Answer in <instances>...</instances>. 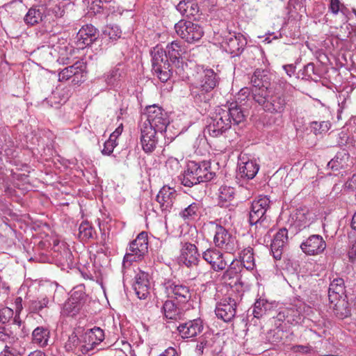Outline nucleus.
Returning a JSON list of instances; mask_svg holds the SVG:
<instances>
[{
  "label": "nucleus",
  "instance_id": "nucleus-1",
  "mask_svg": "<svg viewBox=\"0 0 356 356\" xmlns=\"http://www.w3.org/2000/svg\"><path fill=\"white\" fill-rule=\"evenodd\" d=\"M147 120L140 126V143L146 153L152 152L157 144L156 134H163L172 141L179 133L170 135V120L168 113L156 104L146 107Z\"/></svg>",
  "mask_w": 356,
  "mask_h": 356
},
{
  "label": "nucleus",
  "instance_id": "nucleus-2",
  "mask_svg": "<svg viewBox=\"0 0 356 356\" xmlns=\"http://www.w3.org/2000/svg\"><path fill=\"white\" fill-rule=\"evenodd\" d=\"M219 77L213 70L195 65L191 76L190 91L195 103L199 106L209 104L213 91L218 85Z\"/></svg>",
  "mask_w": 356,
  "mask_h": 356
},
{
  "label": "nucleus",
  "instance_id": "nucleus-3",
  "mask_svg": "<svg viewBox=\"0 0 356 356\" xmlns=\"http://www.w3.org/2000/svg\"><path fill=\"white\" fill-rule=\"evenodd\" d=\"M245 116L243 108L237 103L231 104L229 108L218 107L211 114L204 134L213 138L222 136L232 125H237L243 122Z\"/></svg>",
  "mask_w": 356,
  "mask_h": 356
},
{
  "label": "nucleus",
  "instance_id": "nucleus-4",
  "mask_svg": "<svg viewBox=\"0 0 356 356\" xmlns=\"http://www.w3.org/2000/svg\"><path fill=\"white\" fill-rule=\"evenodd\" d=\"M254 101L268 113L282 115L287 109L289 99L279 87L275 86L269 90L256 94Z\"/></svg>",
  "mask_w": 356,
  "mask_h": 356
},
{
  "label": "nucleus",
  "instance_id": "nucleus-5",
  "mask_svg": "<svg viewBox=\"0 0 356 356\" xmlns=\"http://www.w3.org/2000/svg\"><path fill=\"white\" fill-rule=\"evenodd\" d=\"M210 169L209 161H190L186 169L178 177V180L181 184L186 187H192L201 182L209 181L215 175Z\"/></svg>",
  "mask_w": 356,
  "mask_h": 356
},
{
  "label": "nucleus",
  "instance_id": "nucleus-6",
  "mask_svg": "<svg viewBox=\"0 0 356 356\" xmlns=\"http://www.w3.org/2000/svg\"><path fill=\"white\" fill-rule=\"evenodd\" d=\"M270 200L267 196H259L253 200L249 213V222L255 226L256 234L262 235L267 231L268 222L266 212L270 209Z\"/></svg>",
  "mask_w": 356,
  "mask_h": 356
},
{
  "label": "nucleus",
  "instance_id": "nucleus-7",
  "mask_svg": "<svg viewBox=\"0 0 356 356\" xmlns=\"http://www.w3.org/2000/svg\"><path fill=\"white\" fill-rule=\"evenodd\" d=\"M152 65L154 74L161 82H166L172 76V69L167 59L166 52L162 47L156 46L151 51Z\"/></svg>",
  "mask_w": 356,
  "mask_h": 356
},
{
  "label": "nucleus",
  "instance_id": "nucleus-8",
  "mask_svg": "<svg viewBox=\"0 0 356 356\" xmlns=\"http://www.w3.org/2000/svg\"><path fill=\"white\" fill-rule=\"evenodd\" d=\"M175 30L177 34L188 43L199 41L204 35L201 26L184 19H181L175 24Z\"/></svg>",
  "mask_w": 356,
  "mask_h": 356
},
{
  "label": "nucleus",
  "instance_id": "nucleus-9",
  "mask_svg": "<svg viewBox=\"0 0 356 356\" xmlns=\"http://www.w3.org/2000/svg\"><path fill=\"white\" fill-rule=\"evenodd\" d=\"M148 250L147 234L140 232L135 240L129 244V248L124 255V259L133 262L142 259Z\"/></svg>",
  "mask_w": 356,
  "mask_h": 356
},
{
  "label": "nucleus",
  "instance_id": "nucleus-10",
  "mask_svg": "<svg viewBox=\"0 0 356 356\" xmlns=\"http://www.w3.org/2000/svg\"><path fill=\"white\" fill-rule=\"evenodd\" d=\"M86 300V295L83 286L79 285L73 289L70 298L63 307V313L67 316H74L82 309Z\"/></svg>",
  "mask_w": 356,
  "mask_h": 356
},
{
  "label": "nucleus",
  "instance_id": "nucleus-11",
  "mask_svg": "<svg viewBox=\"0 0 356 356\" xmlns=\"http://www.w3.org/2000/svg\"><path fill=\"white\" fill-rule=\"evenodd\" d=\"M246 44L247 41L242 34L229 33L223 39L221 47L225 51L234 57L243 52Z\"/></svg>",
  "mask_w": 356,
  "mask_h": 356
},
{
  "label": "nucleus",
  "instance_id": "nucleus-12",
  "mask_svg": "<svg viewBox=\"0 0 356 356\" xmlns=\"http://www.w3.org/2000/svg\"><path fill=\"white\" fill-rule=\"evenodd\" d=\"M213 242L216 247L229 253H234L237 249L236 238L222 226H216Z\"/></svg>",
  "mask_w": 356,
  "mask_h": 356
},
{
  "label": "nucleus",
  "instance_id": "nucleus-13",
  "mask_svg": "<svg viewBox=\"0 0 356 356\" xmlns=\"http://www.w3.org/2000/svg\"><path fill=\"white\" fill-rule=\"evenodd\" d=\"M271 77L268 71L262 69H257L251 76L252 96L255 99L256 94L264 90H269L273 88L270 86Z\"/></svg>",
  "mask_w": 356,
  "mask_h": 356
},
{
  "label": "nucleus",
  "instance_id": "nucleus-14",
  "mask_svg": "<svg viewBox=\"0 0 356 356\" xmlns=\"http://www.w3.org/2000/svg\"><path fill=\"white\" fill-rule=\"evenodd\" d=\"M163 287L168 297L174 298L179 302H186L191 298V293L188 287L173 280H166L163 284Z\"/></svg>",
  "mask_w": 356,
  "mask_h": 356
},
{
  "label": "nucleus",
  "instance_id": "nucleus-15",
  "mask_svg": "<svg viewBox=\"0 0 356 356\" xmlns=\"http://www.w3.org/2000/svg\"><path fill=\"white\" fill-rule=\"evenodd\" d=\"M215 312L218 318L229 322L236 315V302L232 298H225L217 303Z\"/></svg>",
  "mask_w": 356,
  "mask_h": 356
},
{
  "label": "nucleus",
  "instance_id": "nucleus-16",
  "mask_svg": "<svg viewBox=\"0 0 356 356\" xmlns=\"http://www.w3.org/2000/svg\"><path fill=\"white\" fill-rule=\"evenodd\" d=\"M326 242L323 236L312 234L300 244L303 252L308 255H317L323 252L326 248Z\"/></svg>",
  "mask_w": 356,
  "mask_h": 356
},
{
  "label": "nucleus",
  "instance_id": "nucleus-17",
  "mask_svg": "<svg viewBox=\"0 0 356 356\" xmlns=\"http://www.w3.org/2000/svg\"><path fill=\"white\" fill-rule=\"evenodd\" d=\"M259 165L255 160L250 159L246 155H240L238 162L237 175L241 178L252 179L257 174Z\"/></svg>",
  "mask_w": 356,
  "mask_h": 356
},
{
  "label": "nucleus",
  "instance_id": "nucleus-18",
  "mask_svg": "<svg viewBox=\"0 0 356 356\" xmlns=\"http://www.w3.org/2000/svg\"><path fill=\"white\" fill-rule=\"evenodd\" d=\"M200 255L195 245L189 242L181 243L180 249L179 261L187 267L198 265Z\"/></svg>",
  "mask_w": 356,
  "mask_h": 356
},
{
  "label": "nucleus",
  "instance_id": "nucleus-19",
  "mask_svg": "<svg viewBox=\"0 0 356 356\" xmlns=\"http://www.w3.org/2000/svg\"><path fill=\"white\" fill-rule=\"evenodd\" d=\"M203 259L211 265L215 271H221L226 268L227 262L223 254L215 248H209L202 252Z\"/></svg>",
  "mask_w": 356,
  "mask_h": 356
},
{
  "label": "nucleus",
  "instance_id": "nucleus-20",
  "mask_svg": "<svg viewBox=\"0 0 356 356\" xmlns=\"http://www.w3.org/2000/svg\"><path fill=\"white\" fill-rule=\"evenodd\" d=\"M204 325L202 319L196 318L176 325V329L183 339L193 338L202 332Z\"/></svg>",
  "mask_w": 356,
  "mask_h": 356
},
{
  "label": "nucleus",
  "instance_id": "nucleus-21",
  "mask_svg": "<svg viewBox=\"0 0 356 356\" xmlns=\"http://www.w3.org/2000/svg\"><path fill=\"white\" fill-rule=\"evenodd\" d=\"M176 196V191L172 188L163 186L159 191L156 195V201L165 216L171 211Z\"/></svg>",
  "mask_w": 356,
  "mask_h": 356
},
{
  "label": "nucleus",
  "instance_id": "nucleus-22",
  "mask_svg": "<svg viewBox=\"0 0 356 356\" xmlns=\"http://www.w3.org/2000/svg\"><path fill=\"white\" fill-rule=\"evenodd\" d=\"M125 74L126 72L124 64L119 63L108 72L104 74V81L111 88H119L124 81Z\"/></svg>",
  "mask_w": 356,
  "mask_h": 356
},
{
  "label": "nucleus",
  "instance_id": "nucleus-23",
  "mask_svg": "<svg viewBox=\"0 0 356 356\" xmlns=\"http://www.w3.org/2000/svg\"><path fill=\"white\" fill-rule=\"evenodd\" d=\"M134 290L139 299L145 300L147 298L150 290L149 275L147 273L140 271L136 274Z\"/></svg>",
  "mask_w": 356,
  "mask_h": 356
},
{
  "label": "nucleus",
  "instance_id": "nucleus-24",
  "mask_svg": "<svg viewBox=\"0 0 356 356\" xmlns=\"http://www.w3.org/2000/svg\"><path fill=\"white\" fill-rule=\"evenodd\" d=\"M288 231L286 228H282L275 234L271 243L270 248L273 257L276 260H280L282 257L284 247L288 241Z\"/></svg>",
  "mask_w": 356,
  "mask_h": 356
},
{
  "label": "nucleus",
  "instance_id": "nucleus-25",
  "mask_svg": "<svg viewBox=\"0 0 356 356\" xmlns=\"http://www.w3.org/2000/svg\"><path fill=\"white\" fill-rule=\"evenodd\" d=\"M64 348L67 352H72L76 355H81L89 352L88 348H90V346L86 345L84 340L81 341L77 335L73 332L68 337V339L65 342Z\"/></svg>",
  "mask_w": 356,
  "mask_h": 356
},
{
  "label": "nucleus",
  "instance_id": "nucleus-26",
  "mask_svg": "<svg viewBox=\"0 0 356 356\" xmlns=\"http://www.w3.org/2000/svg\"><path fill=\"white\" fill-rule=\"evenodd\" d=\"M105 338L104 332L99 327L87 330L83 335V339L88 348V351L92 350L96 345L99 344Z\"/></svg>",
  "mask_w": 356,
  "mask_h": 356
},
{
  "label": "nucleus",
  "instance_id": "nucleus-27",
  "mask_svg": "<svg viewBox=\"0 0 356 356\" xmlns=\"http://www.w3.org/2000/svg\"><path fill=\"white\" fill-rule=\"evenodd\" d=\"M45 12L46 8L43 6H32L24 17V22L28 26L36 25L43 21Z\"/></svg>",
  "mask_w": 356,
  "mask_h": 356
},
{
  "label": "nucleus",
  "instance_id": "nucleus-28",
  "mask_svg": "<svg viewBox=\"0 0 356 356\" xmlns=\"http://www.w3.org/2000/svg\"><path fill=\"white\" fill-rule=\"evenodd\" d=\"M235 189L233 187L223 185L218 189V204L220 207H234Z\"/></svg>",
  "mask_w": 356,
  "mask_h": 356
},
{
  "label": "nucleus",
  "instance_id": "nucleus-29",
  "mask_svg": "<svg viewBox=\"0 0 356 356\" xmlns=\"http://www.w3.org/2000/svg\"><path fill=\"white\" fill-rule=\"evenodd\" d=\"M164 51L166 52L167 58H169L173 63L176 61L179 63L186 53V48L181 42L174 40L167 45L166 49Z\"/></svg>",
  "mask_w": 356,
  "mask_h": 356
},
{
  "label": "nucleus",
  "instance_id": "nucleus-30",
  "mask_svg": "<svg viewBox=\"0 0 356 356\" xmlns=\"http://www.w3.org/2000/svg\"><path fill=\"white\" fill-rule=\"evenodd\" d=\"M99 36L98 30L92 24H86L79 30L77 38L86 46L91 44Z\"/></svg>",
  "mask_w": 356,
  "mask_h": 356
},
{
  "label": "nucleus",
  "instance_id": "nucleus-31",
  "mask_svg": "<svg viewBox=\"0 0 356 356\" xmlns=\"http://www.w3.org/2000/svg\"><path fill=\"white\" fill-rule=\"evenodd\" d=\"M353 165L349 153L343 150L337 153L335 156L327 163V166L334 170L347 168Z\"/></svg>",
  "mask_w": 356,
  "mask_h": 356
},
{
  "label": "nucleus",
  "instance_id": "nucleus-32",
  "mask_svg": "<svg viewBox=\"0 0 356 356\" xmlns=\"http://www.w3.org/2000/svg\"><path fill=\"white\" fill-rule=\"evenodd\" d=\"M177 10L182 16L186 17H194L198 15L200 8L197 3L193 0H183L176 6Z\"/></svg>",
  "mask_w": 356,
  "mask_h": 356
},
{
  "label": "nucleus",
  "instance_id": "nucleus-33",
  "mask_svg": "<svg viewBox=\"0 0 356 356\" xmlns=\"http://www.w3.org/2000/svg\"><path fill=\"white\" fill-rule=\"evenodd\" d=\"M162 311L165 318L176 321L182 319L184 314L183 309L172 300H166L163 305Z\"/></svg>",
  "mask_w": 356,
  "mask_h": 356
},
{
  "label": "nucleus",
  "instance_id": "nucleus-34",
  "mask_svg": "<svg viewBox=\"0 0 356 356\" xmlns=\"http://www.w3.org/2000/svg\"><path fill=\"white\" fill-rule=\"evenodd\" d=\"M275 305L274 302H269L267 299L260 297L255 300L252 308V313L254 317L259 318L273 309L275 307Z\"/></svg>",
  "mask_w": 356,
  "mask_h": 356
},
{
  "label": "nucleus",
  "instance_id": "nucleus-35",
  "mask_svg": "<svg viewBox=\"0 0 356 356\" xmlns=\"http://www.w3.org/2000/svg\"><path fill=\"white\" fill-rule=\"evenodd\" d=\"M345 293L344 281L342 278H334L330 283L328 296L330 302H335L338 298H342Z\"/></svg>",
  "mask_w": 356,
  "mask_h": 356
},
{
  "label": "nucleus",
  "instance_id": "nucleus-36",
  "mask_svg": "<svg viewBox=\"0 0 356 356\" xmlns=\"http://www.w3.org/2000/svg\"><path fill=\"white\" fill-rule=\"evenodd\" d=\"M50 331L47 327L39 326L32 332V342L40 347L47 346L49 344Z\"/></svg>",
  "mask_w": 356,
  "mask_h": 356
},
{
  "label": "nucleus",
  "instance_id": "nucleus-37",
  "mask_svg": "<svg viewBox=\"0 0 356 356\" xmlns=\"http://www.w3.org/2000/svg\"><path fill=\"white\" fill-rule=\"evenodd\" d=\"M86 67L83 62H76L74 64L68 66L61 70L58 74V80L60 81H67L73 76H77L82 73Z\"/></svg>",
  "mask_w": 356,
  "mask_h": 356
},
{
  "label": "nucleus",
  "instance_id": "nucleus-38",
  "mask_svg": "<svg viewBox=\"0 0 356 356\" xmlns=\"http://www.w3.org/2000/svg\"><path fill=\"white\" fill-rule=\"evenodd\" d=\"M52 303L53 300L47 296H40L29 302V309L31 313H42L45 309L49 308Z\"/></svg>",
  "mask_w": 356,
  "mask_h": 356
},
{
  "label": "nucleus",
  "instance_id": "nucleus-39",
  "mask_svg": "<svg viewBox=\"0 0 356 356\" xmlns=\"http://www.w3.org/2000/svg\"><path fill=\"white\" fill-rule=\"evenodd\" d=\"M201 205L198 202H193L183 209L179 213V216L186 222L195 220L200 212Z\"/></svg>",
  "mask_w": 356,
  "mask_h": 356
},
{
  "label": "nucleus",
  "instance_id": "nucleus-40",
  "mask_svg": "<svg viewBox=\"0 0 356 356\" xmlns=\"http://www.w3.org/2000/svg\"><path fill=\"white\" fill-rule=\"evenodd\" d=\"M330 303L333 305L332 308L334 315L339 318L343 319L350 315V309L348 307V303L343 297L338 298L336 299L335 302Z\"/></svg>",
  "mask_w": 356,
  "mask_h": 356
},
{
  "label": "nucleus",
  "instance_id": "nucleus-41",
  "mask_svg": "<svg viewBox=\"0 0 356 356\" xmlns=\"http://www.w3.org/2000/svg\"><path fill=\"white\" fill-rule=\"evenodd\" d=\"M13 310L9 307H3L0 309V325H6L11 324L15 328H19L21 321H18L16 317H13Z\"/></svg>",
  "mask_w": 356,
  "mask_h": 356
},
{
  "label": "nucleus",
  "instance_id": "nucleus-42",
  "mask_svg": "<svg viewBox=\"0 0 356 356\" xmlns=\"http://www.w3.org/2000/svg\"><path fill=\"white\" fill-rule=\"evenodd\" d=\"M292 219L299 229L309 226L311 222V213L305 209L296 210L292 216Z\"/></svg>",
  "mask_w": 356,
  "mask_h": 356
},
{
  "label": "nucleus",
  "instance_id": "nucleus-43",
  "mask_svg": "<svg viewBox=\"0 0 356 356\" xmlns=\"http://www.w3.org/2000/svg\"><path fill=\"white\" fill-rule=\"evenodd\" d=\"M214 339L211 334H205L197 342L196 346V352L199 355H202L204 353L209 352L214 344Z\"/></svg>",
  "mask_w": 356,
  "mask_h": 356
},
{
  "label": "nucleus",
  "instance_id": "nucleus-44",
  "mask_svg": "<svg viewBox=\"0 0 356 356\" xmlns=\"http://www.w3.org/2000/svg\"><path fill=\"white\" fill-rule=\"evenodd\" d=\"M240 258L241 264L247 270H252L255 268L253 249L251 247L244 248L241 252Z\"/></svg>",
  "mask_w": 356,
  "mask_h": 356
},
{
  "label": "nucleus",
  "instance_id": "nucleus-45",
  "mask_svg": "<svg viewBox=\"0 0 356 356\" xmlns=\"http://www.w3.org/2000/svg\"><path fill=\"white\" fill-rule=\"evenodd\" d=\"M284 311L286 314V322H288L289 325L297 324L301 321V311L296 306L284 308Z\"/></svg>",
  "mask_w": 356,
  "mask_h": 356
},
{
  "label": "nucleus",
  "instance_id": "nucleus-46",
  "mask_svg": "<svg viewBox=\"0 0 356 356\" xmlns=\"http://www.w3.org/2000/svg\"><path fill=\"white\" fill-rule=\"evenodd\" d=\"M335 146L344 147L346 146L349 149L355 147V140L347 132L341 131L338 134L337 138V144Z\"/></svg>",
  "mask_w": 356,
  "mask_h": 356
},
{
  "label": "nucleus",
  "instance_id": "nucleus-47",
  "mask_svg": "<svg viewBox=\"0 0 356 356\" xmlns=\"http://www.w3.org/2000/svg\"><path fill=\"white\" fill-rule=\"evenodd\" d=\"M103 34L107 36L112 42H115L121 38L122 31L118 25L109 24L104 29Z\"/></svg>",
  "mask_w": 356,
  "mask_h": 356
},
{
  "label": "nucleus",
  "instance_id": "nucleus-48",
  "mask_svg": "<svg viewBox=\"0 0 356 356\" xmlns=\"http://www.w3.org/2000/svg\"><path fill=\"white\" fill-rule=\"evenodd\" d=\"M15 330L11 324L0 325V341H10L15 339Z\"/></svg>",
  "mask_w": 356,
  "mask_h": 356
},
{
  "label": "nucleus",
  "instance_id": "nucleus-49",
  "mask_svg": "<svg viewBox=\"0 0 356 356\" xmlns=\"http://www.w3.org/2000/svg\"><path fill=\"white\" fill-rule=\"evenodd\" d=\"M272 323L274 324L276 328L282 331L288 327L289 323L286 322V314L284 309L280 311L275 316L273 317Z\"/></svg>",
  "mask_w": 356,
  "mask_h": 356
},
{
  "label": "nucleus",
  "instance_id": "nucleus-50",
  "mask_svg": "<svg viewBox=\"0 0 356 356\" xmlns=\"http://www.w3.org/2000/svg\"><path fill=\"white\" fill-rule=\"evenodd\" d=\"M310 128L316 135L321 134L327 132L331 128V123L329 121H314L310 123Z\"/></svg>",
  "mask_w": 356,
  "mask_h": 356
},
{
  "label": "nucleus",
  "instance_id": "nucleus-51",
  "mask_svg": "<svg viewBox=\"0 0 356 356\" xmlns=\"http://www.w3.org/2000/svg\"><path fill=\"white\" fill-rule=\"evenodd\" d=\"M79 237L82 240H87L93 237L94 229L88 222H83L79 228Z\"/></svg>",
  "mask_w": 356,
  "mask_h": 356
},
{
  "label": "nucleus",
  "instance_id": "nucleus-52",
  "mask_svg": "<svg viewBox=\"0 0 356 356\" xmlns=\"http://www.w3.org/2000/svg\"><path fill=\"white\" fill-rule=\"evenodd\" d=\"M83 2L88 4V10L92 13L101 12L102 6L101 0H84Z\"/></svg>",
  "mask_w": 356,
  "mask_h": 356
},
{
  "label": "nucleus",
  "instance_id": "nucleus-53",
  "mask_svg": "<svg viewBox=\"0 0 356 356\" xmlns=\"http://www.w3.org/2000/svg\"><path fill=\"white\" fill-rule=\"evenodd\" d=\"M118 144L115 138L109 137L104 144V148L102 150V153L104 155H110L113 152V149Z\"/></svg>",
  "mask_w": 356,
  "mask_h": 356
},
{
  "label": "nucleus",
  "instance_id": "nucleus-54",
  "mask_svg": "<svg viewBox=\"0 0 356 356\" xmlns=\"http://www.w3.org/2000/svg\"><path fill=\"white\" fill-rule=\"evenodd\" d=\"M301 74L306 79L312 78V75L315 74L314 64L309 63L305 65L303 69L300 70Z\"/></svg>",
  "mask_w": 356,
  "mask_h": 356
},
{
  "label": "nucleus",
  "instance_id": "nucleus-55",
  "mask_svg": "<svg viewBox=\"0 0 356 356\" xmlns=\"http://www.w3.org/2000/svg\"><path fill=\"white\" fill-rule=\"evenodd\" d=\"M60 261L63 264H66L67 266L73 264V256L69 249L63 250Z\"/></svg>",
  "mask_w": 356,
  "mask_h": 356
},
{
  "label": "nucleus",
  "instance_id": "nucleus-56",
  "mask_svg": "<svg viewBox=\"0 0 356 356\" xmlns=\"http://www.w3.org/2000/svg\"><path fill=\"white\" fill-rule=\"evenodd\" d=\"M0 356H22V353L15 348L6 346Z\"/></svg>",
  "mask_w": 356,
  "mask_h": 356
},
{
  "label": "nucleus",
  "instance_id": "nucleus-57",
  "mask_svg": "<svg viewBox=\"0 0 356 356\" xmlns=\"http://www.w3.org/2000/svg\"><path fill=\"white\" fill-rule=\"evenodd\" d=\"M341 6L342 4L341 3L339 0H330L329 10L332 14L337 15L340 10Z\"/></svg>",
  "mask_w": 356,
  "mask_h": 356
},
{
  "label": "nucleus",
  "instance_id": "nucleus-58",
  "mask_svg": "<svg viewBox=\"0 0 356 356\" xmlns=\"http://www.w3.org/2000/svg\"><path fill=\"white\" fill-rule=\"evenodd\" d=\"M312 348L308 346L296 345L292 347V350L295 353H307L311 351Z\"/></svg>",
  "mask_w": 356,
  "mask_h": 356
},
{
  "label": "nucleus",
  "instance_id": "nucleus-59",
  "mask_svg": "<svg viewBox=\"0 0 356 356\" xmlns=\"http://www.w3.org/2000/svg\"><path fill=\"white\" fill-rule=\"evenodd\" d=\"M234 268H235L234 267V263L232 262L230 265V267L224 273V279L234 278V276L237 275V273L234 270Z\"/></svg>",
  "mask_w": 356,
  "mask_h": 356
},
{
  "label": "nucleus",
  "instance_id": "nucleus-60",
  "mask_svg": "<svg viewBox=\"0 0 356 356\" xmlns=\"http://www.w3.org/2000/svg\"><path fill=\"white\" fill-rule=\"evenodd\" d=\"M166 166L170 168L174 167L175 170H177L179 167V161L175 158H170L166 162Z\"/></svg>",
  "mask_w": 356,
  "mask_h": 356
},
{
  "label": "nucleus",
  "instance_id": "nucleus-61",
  "mask_svg": "<svg viewBox=\"0 0 356 356\" xmlns=\"http://www.w3.org/2000/svg\"><path fill=\"white\" fill-rule=\"evenodd\" d=\"M283 69L289 76H292L296 72V66L293 64L283 65Z\"/></svg>",
  "mask_w": 356,
  "mask_h": 356
},
{
  "label": "nucleus",
  "instance_id": "nucleus-62",
  "mask_svg": "<svg viewBox=\"0 0 356 356\" xmlns=\"http://www.w3.org/2000/svg\"><path fill=\"white\" fill-rule=\"evenodd\" d=\"M346 187L353 191L356 190V174L346 182Z\"/></svg>",
  "mask_w": 356,
  "mask_h": 356
},
{
  "label": "nucleus",
  "instance_id": "nucleus-63",
  "mask_svg": "<svg viewBox=\"0 0 356 356\" xmlns=\"http://www.w3.org/2000/svg\"><path fill=\"white\" fill-rule=\"evenodd\" d=\"M349 259L353 261L356 257V242H354L348 251Z\"/></svg>",
  "mask_w": 356,
  "mask_h": 356
},
{
  "label": "nucleus",
  "instance_id": "nucleus-64",
  "mask_svg": "<svg viewBox=\"0 0 356 356\" xmlns=\"http://www.w3.org/2000/svg\"><path fill=\"white\" fill-rule=\"evenodd\" d=\"M59 57L58 60L63 64H68L70 63V58L69 56H65L63 53L60 51H59Z\"/></svg>",
  "mask_w": 356,
  "mask_h": 356
}]
</instances>
